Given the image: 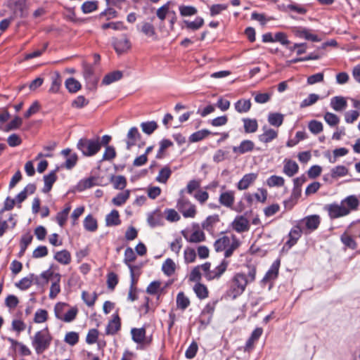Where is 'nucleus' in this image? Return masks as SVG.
Returning a JSON list of instances; mask_svg holds the SVG:
<instances>
[{
    "instance_id": "46",
    "label": "nucleus",
    "mask_w": 360,
    "mask_h": 360,
    "mask_svg": "<svg viewBox=\"0 0 360 360\" xmlns=\"http://www.w3.org/2000/svg\"><path fill=\"white\" fill-rule=\"evenodd\" d=\"M84 226L86 230L94 232L98 228L97 221L89 214L84 220Z\"/></svg>"
},
{
    "instance_id": "28",
    "label": "nucleus",
    "mask_w": 360,
    "mask_h": 360,
    "mask_svg": "<svg viewBox=\"0 0 360 360\" xmlns=\"http://www.w3.org/2000/svg\"><path fill=\"white\" fill-rule=\"evenodd\" d=\"M123 74L121 71H113L104 77L102 81V84L104 85H109L115 82L120 80Z\"/></svg>"
},
{
    "instance_id": "64",
    "label": "nucleus",
    "mask_w": 360,
    "mask_h": 360,
    "mask_svg": "<svg viewBox=\"0 0 360 360\" xmlns=\"http://www.w3.org/2000/svg\"><path fill=\"white\" fill-rule=\"evenodd\" d=\"M347 169L342 165L337 166L331 170V176L333 178L344 176L347 174Z\"/></svg>"
},
{
    "instance_id": "1",
    "label": "nucleus",
    "mask_w": 360,
    "mask_h": 360,
    "mask_svg": "<svg viewBox=\"0 0 360 360\" xmlns=\"http://www.w3.org/2000/svg\"><path fill=\"white\" fill-rule=\"evenodd\" d=\"M359 205V201L355 195H349L342 200L340 204L333 203L325 206L330 219H336L345 217L352 210H356Z\"/></svg>"
},
{
    "instance_id": "48",
    "label": "nucleus",
    "mask_w": 360,
    "mask_h": 360,
    "mask_svg": "<svg viewBox=\"0 0 360 360\" xmlns=\"http://www.w3.org/2000/svg\"><path fill=\"white\" fill-rule=\"evenodd\" d=\"M211 132L207 129H202L192 134L189 137L191 142H198L210 135Z\"/></svg>"
},
{
    "instance_id": "49",
    "label": "nucleus",
    "mask_w": 360,
    "mask_h": 360,
    "mask_svg": "<svg viewBox=\"0 0 360 360\" xmlns=\"http://www.w3.org/2000/svg\"><path fill=\"white\" fill-rule=\"evenodd\" d=\"M82 298L86 304L89 307H92L97 299L96 292L89 293L86 291H83L82 293Z\"/></svg>"
},
{
    "instance_id": "24",
    "label": "nucleus",
    "mask_w": 360,
    "mask_h": 360,
    "mask_svg": "<svg viewBox=\"0 0 360 360\" xmlns=\"http://www.w3.org/2000/svg\"><path fill=\"white\" fill-rule=\"evenodd\" d=\"M60 275L56 274L52 284L50 288L49 297L54 299L60 291Z\"/></svg>"
},
{
    "instance_id": "52",
    "label": "nucleus",
    "mask_w": 360,
    "mask_h": 360,
    "mask_svg": "<svg viewBox=\"0 0 360 360\" xmlns=\"http://www.w3.org/2000/svg\"><path fill=\"white\" fill-rule=\"evenodd\" d=\"M129 197V191L126 190L124 192L120 193L117 196L112 199V202L117 205L120 206L123 205Z\"/></svg>"
},
{
    "instance_id": "57",
    "label": "nucleus",
    "mask_w": 360,
    "mask_h": 360,
    "mask_svg": "<svg viewBox=\"0 0 360 360\" xmlns=\"http://www.w3.org/2000/svg\"><path fill=\"white\" fill-rule=\"evenodd\" d=\"M64 341L67 344H68L71 346H74L79 341V334L77 333L73 332V331L68 332L66 333V335L65 336Z\"/></svg>"
},
{
    "instance_id": "35",
    "label": "nucleus",
    "mask_w": 360,
    "mask_h": 360,
    "mask_svg": "<svg viewBox=\"0 0 360 360\" xmlns=\"http://www.w3.org/2000/svg\"><path fill=\"white\" fill-rule=\"evenodd\" d=\"M132 340L136 343H142L146 337V330L143 328H132L131 330Z\"/></svg>"
},
{
    "instance_id": "58",
    "label": "nucleus",
    "mask_w": 360,
    "mask_h": 360,
    "mask_svg": "<svg viewBox=\"0 0 360 360\" xmlns=\"http://www.w3.org/2000/svg\"><path fill=\"white\" fill-rule=\"evenodd\" d=\"M77 313L78 309L77 307H71L68 310H66L62 321L67 323L71 322L76 318Z\"/></svg>"
},
{
    "instance_id": "44",
    "label": "nucleus",
    "mask_w": 360,
    "mask_h": 360,
    "mask_svg": "<svg viewBox=\"0 0 360 360\" xmlns=\"http://www.w3.org/2000/svg\"><path fill=\"white\" fill-rule=\"evenodd\" d=\"M98 6L97 1H87L83 3L81 9L84 13L87 14L97 10Z\"/></svg>"
},
{
    "instance_id": "47",
    "label": "nucleus",
    "mask_w": 360,
    "mask_h": 360,
    "mask_svg": "<svg viewBox=\"0 0 360 360\" xmlns=\"http://www.w3.org/2000/svg\"><path fill=\"white\" fill-rule=\"evenodd\" d=\"M284 179L282 176L276 175H272L266 180V184L269 187L283 186L284 185Z\"/></svg>"
},
{
    "instance_id": "61",
    "label": "nucleus",
    "mask_w": 360,
    "mask_h": 360,
    "mask_svg": "<svg viewBox=\"0 0 360 360\" xmlns=\"http://www.w3.org/2000/svg\"><path fill=\"white\" fill-rule=\"evenodd\" d=\"M48 319V312L45 309H39L34 314V321L35 323H41L45 322Z\"/></svg>"
},
{
    "instance_id": "9",
    "label": "nucleus",
    "mask_w": 360,
    "mask_h": 360,
    "mask_svg": "<svg viewBox=\"0 0 360 360\" xmlns=\"http://www.w3.org/2000/svg\"><path fill=\"white\" fill-rule=\"evenodd\" d=\"M299 223L304 228L305 232L307 230L311 232L318 229L321 223V218L317 214L310 215L304 217Z\"/></svg>"
},
{
    "instance_id": "53",
    "label": "nucleus",
    "mask_w": 360,
    "mask_h": 360,
    "mask_svg": "<svg viewBox=\"0 0 360 360\" xmlns=\"http://www.w3.org/2000/svg\"><path fill=\"white\" fill-rule=\"evenodd\" d=\"M68 304L65 303H57L54 307L55 316L58 319L63 320V316L65 314Z\"/></svg>"
},
{
    "instance_id": "23",
    "label": "nucleus",
    "mask_w": 360,
    "mask_h": 360,
    "mask_svg": "<svg viewBox=\"0 0 360 360\" xmlns=\"http://www.w3.org/2000/svg\"><path fill=\"white\" fill-rule=\"evenodd\" d=\"M184 238L186 239L188 242L190 243H200L205 240V235L202 231L195 230L194 231L190 236L186 235L184 231L182 232Z\"/></svg>"
},
{
    "instance_id": "39",
    "label": "nucleus",
    "mask_w": 360,
    "mask_h": 360,
    "mask_svg": "<svg viewBox=\"0 0 360 360\" xmlns=\"http://www.w3.org/2000/svg\"><path fill=\"white\" fill-rule=\"evenodd\" d=\"M176 269V264L172 259H167L162 264V270L168 276H172Z\"/></svg>"
},
{
    "instance_id": "8",
    "label": "nucleus",
    "mask_w": 360,
    "mask_h": 360,
    "mask_svg": "<svg viewBox=\"0 0 360 360\" xmlns=\"http://www.w3.org/2000/svg\"><path fill=\"white\" fill-rule=\"evenodd\" d=\"M217 303V301L210 302L202 309L199 316V321L202 325L207 326L210 323Z\"/></svg>"
},
{
    "instance_id": "37",
    "label": "nucleus",
    "mask_w": 360,
    "mask_h": 360,
    "mask_svg": "<svg viewBox=\"0 0 360 360\" xmlns=\"http://www.w3.org/2000/svg\"><path fill=\"white\" fill-rule=\"evenodd\" d=\"M251 108V102L250 100L240 99L235 103V109L240 113L247 112Z\"/></svg>"
},
{
    "instance_id": "7",
    "label": "nucleus",
    "mask_w": 360,
    "mask_h": 360,
    "mask_svg": "<svg viewBox=\"0 0 360 360\" xmlns=\"http://www.w3.org/2000/svg\"><path fill=\"white\" fill-rule=\"evenodd\" d=\"M83 76L86 82V88L94 90L96 88L98 78L94 74V68L88 64L84 65Z\"/></svg>"
},
{
    "instance_id": "11",
    "label": "nucleus",
    "mask_w": 360,
    "mask_h": 360,
    "mask_svg": "<svg viewBox=\"0 0 360 360\" xmlns=\"http://www.w3.org/2000/svg\"><path fill=\"white\" fill-rule=\"evenodd\" d=\"M112 44L115 51L121 54L131 48V44L129 39L124 36L121 39H113Z\"/></svg>"
},
{
    "instance_id": "21",
    "label": "nucleus",
    "mask_w": 360,
    "mask_h": 360,
    "mask_svg": "<svg viewBox=\"0 0 360 360\" xmlns=\"http://www.w3.org/2000/svg\"><path fill=\"white\" fill-rule=\"evenodd\" d=\"M299 169L298 165L291 160H285L283 166V172L291 177L297 173Z\"/></svg>"
},
{
    "instance_id": "40",
    "label": "nucleus",
    "mask_w": 360,
    "mask_h": 360,
    "mask_svg": "<svg viewBox=\"0 0 360 360\" xmlns=\"http://www.w3.org/2000/svg\"><path fill=\"white\" fill-rule=\"evenodd\" d=\"M190 305V300L183 292L178 293L176 296V306L181 310H185Z\"/></svg>"
},
{
    "instance_id": "16",
    "label": "nucleus",
    "mask_w": 360,
    "mask_h": 360,
    "mask_svg": "<svg viewBox=\"0 0 360 360\" xmlns=\"http://www.w3.org/2000/svg\"><path fill=\"white\" fill-rule=\"evenodd\" d=\"M255 148V143L250 140L243 141L238 146H233V151L237 154H244L245 153L251 152Z\"/></svg>"
},
{
    "instance_id": "29",
    "label": "nucleus",
    "mask_w": 360,
    "mask_h": 360,
    "mask_svg": "<svg viewBox=\"0 0 360 360\" xmlns=\"http://www.w3.org/2000/svg\"><path fill=\"white\" fill-rule=\"evenodd\" d=\"M14 13L20 18L27 15L26 0H19L15 4Z\"/></svg>"
},
{
    "instance_id": "60",
    "label": "nucleus",
    "mask_w": 360,
    "mask_h": 360,
    "mask_svg": "<svg viewBox=\"0 0 360 360\" xmlns=\"http://www.w3.org/2000/svg\"><path fill=\"white\" fill-rule=\"evenodd\" d=\"M324 120L330 127H334L339 123L340 118L335 114L328 112L324 115Z\"/></svg>"
},
{
    "instance_id": "12",
    "label": "nucleus",
    "mask_w": 360,
    "mask_h": 360,
    "mask_svg": "<svg viewBox=\"0 0 360 360\" xmlns=\"http://www.w3.org/2000/svg\"><path fill=\"white\" fill-rule=\"evenodd\" d=\"M229 265V262L223 259L222 262L219 264L216 268L213 270H211L207 275V279L208 281L218 279L221 277V276L226 271L227 266Z\"/></svg>"
},
{
    "instance_id": "27",
    "label": "nucleus",
    "mask_w": 360,
    "mask_h": 360,
    "mask_svg": "<svg viewBox=\"0 0 360 360\" xmlns=\"http://www.w3.org/2000/svg\"><path fill=\"white\" fill-rule=\"evenodd\" d=\"M121 323L118 315L109 322L106 327V334L114 335L120 329Z\"/></svg>"
},
{
    "instance_id": "50",
    "label": "nucleus",
    "mask_w": 360,
    "mask_h": 360,
    "mask_svg": "<svg viewBox=\"0 0 360 360\" xmlns=\"http://www.w3.org/2000/svg\"><path fill=\"white\" fill-rule=\"evenodd\" d=\"M170 4V2H167L157 10L156 15L160 20L163 21L166 16L173 11L169 9Z\"/></svg>"
},
{
    "instance_id": "59",
    "label": "nucleus",
    "mask_w": 360,
    "mask_h": 360,
    "mask_svg": "<svg viewBox=\"0 0 360 360\" xmlns=\"http://www.w3.org/2000/svg\"><path fill=\"white\" fill-rule=\"evenodd\" d=\"M179 12L182 16H191L197 13V9L191 6L181 5L179 6Z\"/></svg>"
},
{
    "instance_id": "13",
    "label": "nucleus",
    "mask_w": 360,
    "mask_h": 360,
    "mask_svg": "<svg viewBox=\"0 0 360 360\" xmlns=\"http://www.w3.org/2000/svg\"><path fill=\"white\" fill-rule=\"evenodd\" d=\"M257 178V174L249 173L245 174L237 184V188L240 191L246 190L252 185Z\"/></svg>"
},
{
    "instance_id": "38",
    "label": "nucleus",
    "mask_w": 360,
    "mask_h": 360,
    "mask_svg": "<svg viewBox=\"0 0 360 360\" xmlns=\"http://www.w3.org/2000/svg\"><path fill=\"white\" fill-rule=\"evenodd\" d=\"M283 115L278 112L270 113L268 116V122L274 127H280L283 122Z\"/></svg>"
},
{
    "instance_id": "42",
    "label": "nucleus",
    "mask_w": 360,
    "mask_h": 360,
    "mask_svg": "<svg viewBox=\"0 0 360 360\" xmlns=\"http://www.w3.org/2000/svg\"><path fill=\"white\" fill-rule=\"evenodd\" d=\"M119 212L117 210H112L106 216L107 226H116L120 224Z\"/></svg>"
},
{
    "instance_id": "6",
    "label": "nucleus",
    "mask_w": 360,
    "mask_h": 360,
    "mask_svg": "<svg viewBox=\"0 0 360 360\" xmlns=\"http://www.w3.org/2000/svg\"><path fill=\"white\" fill-rule=\"evenodd\" d=\"M177 208L186 218H193L196 214L195 205L184 198L178 200Z\"/></svg>"
},
{
    "instance_id": "55",
    "label": "nucleus",
    "mask_w": 360,
    "mask_h": 360,
    "mask_svg": "<svg viewBox=\"0 0 360 360\" xmlns=\"http://www.w3.org/2000/svg\"><path fill=\"white\" fill-rule=\"evenodd\" d=\"M219 216L215 214V215H212V216H209L207 217V219L202 222V226L204 229L205 230H210L213 225L217 223V221H219Z\"/></svg>"
},
{
    "instance_id": "14",
    "label": "nucleus",
    "mask_w": 360,
    "mask_h": 360,
    "mask_svg": "<svg viewBox=\"0 0 360 360\" xmlns=\"http://www.w3.org/2000/svg\"><path fill=\"white\" fill-rule=\"evenodd\" d=\"M219 201L221 205L228 208H232L235 202V193L233 191L223 192L220 194Z\"/></svg>"
},
{
    "instance_id": "56",
    "label": "nucleus",
    "mask_w": 360,
    "mask_h": 360,
    "mask_svg": "<svg viewBox=\"0 0 360 360\" xmlns=\"http://www.w3.org/2000/svg\"><path fill=\"white\" fill-rule=\"evenodd\" d=\"M319 99V96L316 94H310L309 96L304 99L301 103H300V108H304L308 106H310L315 103L317 102V101Z\"/></svg>"
},
{
    "instance_id": "62",
    "label": "nucleus",
    "mask_w": 360,
    "mask_h": 360,
    "mask_svg": "<svg viewBox=\"0 0 360 360\" xmlns=\"http://www.w3.org/2000/svg\"><path fill=\"white\" fill-rule=\"evenodd\" d=\"M310 131L314 134H319L323 131V124L321 122L317 120H312L308 125Z\"/></svg>"
},
{
    "instance_id": "4",
    "label": "nucleus",
    "mask_w": 360,
    "mask_h": 360,
    "mask_svg": "<svg viewBox=\"0 0 360 360\" xmlns=\"http://www.w3.org/2000/svg\"><path fill=\"white\" fill-rule=\"evenodd\" d=\"M77 147L84 156H93L101 149L100 138L93 139L83 138L79 140Z\"/></svg>"
},
{
    "instance_id": "5",
    "label": "nucleus",
    "mask_w": 360,
    "mask_h": 360,
    "mask_svg": "<svg viewBox=\"0 0 360 360\" xmlns=\"http://www.w3.org/2000/svg\"><path fill=\"white\" fill-rule=\"evenodd\" d=\"M248 284L247 276L245 274H236L231 281L230 295L233 298L237 297L244 292Z\"/></svg>"
},
{
    "instance_id": "25",
    "label": "nucleus",
    "mask_w": 360,
    "mask_h": 360,
    "mask_svg": "<svg viewBox=\"0 0 360 360\" xmlns=\"http://www.w3.org/2000/svg\"><path fill=\"white\" fill-rule=\"evenodd\" d=\"M137 29L147 37H151L155 35V27L150 22H143L141 25H137Z\"/></svg>"
},
{
    "instance_id": "32",
    "label": "nucleus",
    "mask_w": 360,
    "mask_h": 360,
    "mask_svg": "<svg viewBox=\"0 0 360 360\" xmlns=\"http://www.w3.org/2000/svg\"><path fill=\"white\" fill-rule=\"evenodd\" d=\"M185 28L191 30H198L204 25V20L200 17H197L194 21L184 20Z\"/></svg>"
},
{
    "instance_id": "22",
    "label": "nucleus",
    "mask_w": 360,
    "mask_h": 360,
    "mask_svg": "<svg viewBox=\"0 0 360 360\" xmlns=\"http://www.w3.org/2000/svg\"><path fill=\"white\" fill-rule=\"evenodd\" d=\"M264 133L259 136V140L262 143H269L275 139L278 136V132L273 129L264 127Z\"/></svg>"
},
{
    "instance_id": "43",
    "label": "nucleus",
    "mask_w": 360,
    "mask_h": 360,
    "mask_svg": "<svg viewBox=\"0 0 360 360\" xmlns=\"http://www.w3.org/2000/svg\"><path fill=\"white\" fill-rule=\"evenodd\" d=\"M193 290L197 297L200 299H205L208 297V290L203 284L200 283H196L193 287Z\"/></svg>"
},
{
    "instance_id": "63",
    "label": "nucleus",
    "mask_w": 360,
    "mask_h": 360,
    "mask_svg": "<svg viewBox=\"0 0 360 360\" xmlns=\"http://www.w3.org/2000/svg\"><path fill=\"white\" fill-rule=\"evenodd\" d=\"M341 241L345 246L351 249L354 250L356 247V243L354 240L347 233H344L341 236Z\"/></svg>"
},
{
    "instance_id": "3",
    "label": "nucleus",
    "mask_w": 360,
    "mask_h": 360,
    "mask_svg": "<svg viewBox=\"0 0 360 360\" xmlns=\"http://www.w3.org/2000/svg\"><path fill=\"white\" fill-rule=\"evenodd\" d=\"M52 337L48 328L39 330L32 338V345L38 354H42L46 350L51 342Z\"/></svg>"
},
{
    "instance_id": "26",
    "label": "nucleus",
    "mask_w": 360,
    "mask_h": 360,
    "mask_svg": "<svg viewBox=\"0 0 360 360\" xmlns=\"http://www.w3.org/2000/svg\"><path fill=\"white\" fill-rule=\"evenodd\" d=\"M54 259L59 263L67 265L71 262V255L66 250H63L57 252L54 255Z\"/></svg>"
},
{
    "instance_id": "17",
    "label": "nucleus",
    "mask_w": 360,
    "mask_h": 360,
    "mask_svg": "<svg viewBox=\"0 0 360 360\" xmlns=\"http://www.w3.org/2000/svg\"><path fill=\"white\" fill-rule=\"evenodd\" d=\"M302 232H305L304 228L298 224L297 226L291 229L289 233V240L287 242V244L291 247L294 245L298 239L301 237V234Z\"/></svg>"
},
{
    "instance_id": "34",
    "label": "nucleus",
    "mask_w": 360,
    "mask_h": 360,
    "mask_svg": "<svg viewBox=\"0 0 360 360\" xmlns=\"http://www.w3.org/2000/svg\"><path fill=\"white\" fill-rule=\"evenodd\" d=\"M244 129L246 133H254L257 130L258 124L255 119H243Z\"/></svg>"
},
{
    "instance_id": "20",
    "label": "nucleus",
    "mask_w": 360,
    "mask_h": 360,
    "mask_svg": "<svg viewBox=\"0 0 360 360\" xmlns=\"http://www.w3.org/2000/svg\"><path fill=\"white\" fill-rule=\"evenodd\" d=\"M330 106L335 111H342L347 107V102L342 96H335L330 100Z\"/></svg>"
},
{
    "instance_id": "54",
    "label": "nucleus",
    "mask_w": 360,
    "mask_h": 360,
    "mask_svg": "<svg viewBox=\"0 0 360 360\" xmlns=\"http://www.w3.org/2000/svg\"><path fill=\"white\" fill-rule=\"evenodd\" d=\"M78 157L76 153H72L69 157L66 158L65 162L61 165L62 167H65L67 169H72L77 162Z\"/></svg>"
},
{
    "instance_id": "31",
    "label": "nucleus",
    "mask_w": 360,
    "mask_h": 360,
    "mask_svg": "<svg viewBox=\"0 0 360 360\" xmlns=\"http://www.w3.org/2000/svg\"><path fill=\"white\" fill-rule=\"evenodd\" d=\"M280 266V260H276L271 266L269 270L266 272L264 280H273L275 279L278 274Z\"/></svg>"
},
{
    "instance_id": "30",
    "label": "nucleus",
    "mask_w": 360,
    "mask_h": 360,
    "mask_svg": "<svg viewBox=\"0 0 360 360\" xmlns=\"http://www.w3.org/2000/svg\"><path fill=\"white\" fill-rule=\"evenodd\" d=\"M62 83V79L59 72H56L51 76V86L49 89V91L51 93H58L60 90Z\"/></svg>"
},
{
    "instance_id": "10",
    "label": "nucleus",
    "mask_w": 360,
    "mask_h": 360,
    "mask_svg": "<svg viewBox=\"0 0 360 360\" xmlns=\"http://www.w3.org/2000/svg\"><path fill=\"white\" fill-rule=\"evenodd\" d=\"M232 228L238 233L248 231L250 229V223L244 216H237L231 223Z\"/></svg>"
},
{
    "instance_id": "19",
    "label": "nucleus",
    "mask_w": 360,
    "mask_h": 360,
    "mask_svg": "<svg viewBox=\"0 0 360 360\" xmlns=\"http://www.w3.org/2000/svg\"><path fill=\"white\" fill-rule=\"evenodd\" d=\"M57 180L56 170L51 172L49 174L44 176V186L42 189V192L44 193H49Z\"/></svg>"
},
{
    "instance_id": "45",
    "label": "nucleus",
    "mask_w": 360,
    "mask_h": 360,
    "mask_svg": "<svg viewBox=\"0 0 360 360\" xmlns=\"http://www.w3.org/2000/svg\"><path fill=\"white\" fill-rule=\"evenodd\" d=\"M33 283V274L22 278L18 283H15V286L20 290H25L28 289Z\"/></svg>"
},
{
    "instance_id": "18",
    "label": "nucleus",
    "mask_w": 360,
    "mask_h": 360,
    "mask_svg": "<svg viewBox=\"0 0 360 360\" xmlns=\"http://www.w3.org/2000/svg\"><path fill=\"white\" fill-rule=\"evenodd\" d=\"M136 258V256L131 248H126L124 251V264L129 267L130 269L131 276L132 278V281H134V266L131 264V262H134Z\"/></svg>"
},
{
    "instance_id": "41",
    "label": "nucleus",
    "mask_w": 360,
    "mask_h": 360,
    "mask_svg": "<svg viewBox=\"0 0 360 360\" xmlns=\"http://www.w3.org/2000/svg\"><path fill=\"white\" fill-rule=\"evenodd\" d=\"M171 174L172 170L169 167L165 166L159 172V174L156 177V181L160 183L165 184L168 179L170 177Z\"/></svg>"
},
{
    "instance_id": "33",
    "label": "nucleus",
    "mask_w": 360,
    "mask_h": 360,
    "mask_svg": "<svg viewBox=\"0 0 360 360\" xmlns=\"http://www.w3.org/2000/svg\"><path fill=\"white\" fill-rule=\"evenodd\" d=\"M65 84L70 93H76L82 88L80 82L73 77L66 79Z\"/></svg>"
},
{
    "instance_id": "36",
    "label": "nucleus",
    "mask_w": 360,
    "mask_h": 360,
    "mask_svg": "<svg viewBox=\"0 0 360 360\" xmlns=\"http://www.w3.org/2000/svg\"><path fill=\"white\" fill-rule=\"evenodd\" d=\"M147 221L151 227H155L162 224V217L160 212L155 211L148 216Z\"/></svg>"
},
{
    "instance_id": "2",
    "label": "nucleus",
    "mask_w": 360,
    "mask_h": 360,
    "mask_svg": "<svg viewBox=\"0 0 360 360\" xmlns=\"http://www.w3.org/2000/svg\"><path fill=\"white\" fill-rule=\"evenodd\" d=\"M239 245L240 241L233 234L231 236H224L217 239L214 243V250L217 252L224 251L226 258L230 257Z\"/></svg>"
},
{
    "instance_id": "15",
    "label": "nucleus",
    "mask_w": 360,
    "mask_h": 360,
    "mask_svg": "<svg viewBox=\"0 0 360 360\" xmlns=\"http://www.w3.org/2000/svg\"><path fill=\"white\" fill-rule=\"evenodd\" d=\"M141 138V134L136 127L130 128L127 134V149L130 150L131 148L136 144V141Z\"/></svg>"
},
{
    "instance_id": "51",
    "label": "nucleus",
    "mask_w": 360,
    "mask_h": 360,
    "mask_svg": "<svg viewBox=\"0 0 360 360\" xmlns=\"http://www.w3.org/2000/svg\"><path fill=\"white\" fill-rule=\"evenodd\" d=\"M141 127L145 134L150 135L158 128V124L155 121L142 122Z\"/></svg>"
}]
</instances>
